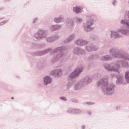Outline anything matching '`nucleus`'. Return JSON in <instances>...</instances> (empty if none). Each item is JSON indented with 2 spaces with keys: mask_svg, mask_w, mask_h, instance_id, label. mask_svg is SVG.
Masks as SVG:
<instances>
[{
  "mask_svg": "<svg viewBox=\"0 0 129 129\" xmlns=\"http://www.w3.org/2000/svg\"><path fill=\"white\" fill-rule=\"evenodd\" d=\"M57 75H58V76H61V75H62V72L59 71V72L57 73Z\"/></svg>",
  "mask_w": 129,
  "mask_h": 129,
  "instance_id": "9d476101",
  "label": "nucleus"
},
{
  "mask_svg": "<svg viewBox=\"0 0 129 129\" xmlns=\"http://www.w3.org/2000/svg\"><path fill=\"white\" fill-rule=\"evenodd\" d=\"M55 27H57V26H55Z\"/></svg>",
  "mask_w": 129,
  "mask_h": 129,
  "instance_id": "5701e85b",
  "label": "nucleus"
},
{
  "mask_svg": "<svg viewBox=\"0 0 129 129\" xmlns=\"http://www.w3.org/2000/svg\"><path fill=\"white\" fill-rule=\"evenodd\" d=\"M89 80H90V81H91V79H89Z\"/></svg>",
  "mask_w": 129,
  "mask_h": 129,
  "instance_id": "412c9836",
  "label": "nucleus"
},
{
  "mask_svg": "<svg viewBox=\"0 0 129 129\" xmlns=\"http://www.w3.org/2000/svg\"><path fill=\"white\" fill-rule=\"evenodd\" d=\"M52 79L49 77L46 76L44 78V84H48V83H51Z\"/></svg>",
  "mask_w": 129,
  "mask_h": 129,
  "instance_id": "f257e3e1",
  "label": "nucleus"
},
{
  "mask_svg": "<svg viewBox=\"0 0 129 129\" xmlns=\"http://www.w3.org/2000/svg\"><path fill=\"white\" fill-rule=\"evenodd\" d=\"M116 35H117V33H116V32H115L114 35H115V36H116Z\"/></svg>",
  "mask_w": 129,
  "mask_h": 129,
  "instance_id": "2eb2a0df",
  "label": "nucleus"
},
{
  "mask_svg": "<svg viewBox=\"0 0 129 129\" xmlns=\"http://www.w3.org/2000/svg\"><path fill=\"white\" fill-rule=\"evenodd\" d=\"M87 32H89V30L88 29H87Z\"/></svg>",
  "mask_w": 129,
  "mask_h": 129,
  "instance_id": "a211bd4d",
  "label": "nucleus"
},
{
  "mask_svg": "<svg viewBox=\"0 0 129 129\" xmlns=\"http://www.w3.org/2000/svg\"><path fill=\"white\" fill-rule=\"evenodd\" d=\"M79 41H78L77 45H82V46L83 45H86V44H87V42L86 41H83V43H82L81 44H79Z\"/></svg>",
  "mask_w": 129,
  "mask_h": 129,
  "instance_id": "0eeeda50",
  "label": "nucleus"
},
{
  "mask_svg": "<svg viewBox=\"0 0 129 129\" xmlns=\"http://www.w3.org/2000/svg\"><path fill=\"white\" fill-rule=\"evenodd\" d=\"M81 71H75L73 73H72L71 74V77L73 78V77H75V76H77L78 74H79V72H81Z\"/></svg>",
  "mask_w": 129,
  "mask_h": 129,
  "instance_id": "20e7f679",
  "label": "nucleus"
},
{
  "mask_svg": "<svg viewBox=\"0 0 129 129\" xmlns=\"http://www.w3.org/2000/svg\"><path fill=\"white\" fill-rule=\"evenodd\" d=\"M54 72H58V71L55 70V71H54Z\"/></svg>",
  "mask_w": 129,
  "mask_h": 129,
  "instance_id": "f3484780",
  "label": "nucleus"
},
{
  "mask_svg": "<svg viewBox=\"0 0 129 129\" xmlns=\"http://www.w3.org/2000/svg\"><path fill=\"white\" fill-rule=\"evenodd\" d=\"M115 39H116V36H115Z\"/></svg>",
  "mask_w": 129,
  "mask_h": 129,
  "instance_id": "aec40b11",
  "label": "nucleus"
},
{
  "mask_svg": "<svg viewBox=\"0 0 129 129\" xmlns=\"http://www.w3.org/2000/svg\"><path fill=\"white\" fill-rule=\"evenodd\" d=\"M112 70L113 71H117V72H118V70L117 69H112Z\"/></svg>",
  "mask_w": 129,
  "mask_h": 129,
  "instance_id": "9b49d317",
  "label": "nucleus"
},
{
  "mask_svg": "<svg viewBox=\"0 0 129 129\" xmlns=\"http://www.w3.org/2000/svg\"><path fill=\"white\" fill-rule=\"evenodd\" d=\"M41 36H42V35L40 34L39 37H41Z\"/></svg>",
  "mask_w": 129,
  "mask_h": 129,
  "instance_id": "6ab92c4d",
  "label": "nucleus"
},
{
  "mask_svg": "<svg viewBox=\"0 0 129 129\" xmlns=\"http://www.w3.org/2000/svg\"><path fill=\"white\" fill-rule=\"evenodd\" d=\"M104 85L105 87H107V80L106 79L105 81H103V80H101V82L99 83V85Z\"/></svg>",
  "mask_w": 129,
  "mask_h": 129,
  "instance_id": "7ed1b4c3",
  "label": "nucleus"
},
{
  "mask_svg": "<svg viewBox=\"0 0 129 129\" xmlns=\"http://www.w3.org/2000/svg\"><path fill=\"white\" fill-rule=\"evenodd\" d=\"M125 77L126 81H127V82H129V72L126 73Z\"/></svg>",
  "mask_w": 129,
  "mask_h": 129,
  "instance_id": "39448f33",
  "label": "nucleus"
},
{
  "mask_svg": "<svg viewBox=\"0 0 129 129\" xmlns=\"http://www.w3.org/2000/svg\"><path fill=\"white\" fill-rule=\"evenodd\" d=\"M12 99H14V98H13V97H12Z\"/></svg>",
  "mask_w": 129,
  "mask_h": 129,
  "instance_id": "4be33fe9",
  "label": "nucleus"
},
{
  "mask_svg": "<svg viewBox=\"0 0 129 129\" xmlns=\"http://www.w3.org/2000/svg\"><path fill=\"white\" fill-rule=\"evenodd\" d=\"M128 31H125V35H128L127 33H128Z\"/></svg>",
  "mask_w": 129,
  "mask_h": 129,
  "instance_id": "4468645a",
  "label": "nucleus"
},
{
  "mask_svg": "<svg viewBox=\"0 0 129 129\" xmlns=\"http://www.w3.org/2000/svg\"><path fill=\"white\" fill-rule=\"evenodd\" d=\"M121 24H126L128 26V27H129V23H126L124 20H122L121 22Z\"/></svg>",
  "mask_w": 129,
  "mask_h": 129,
  "instance_id": "6e6552de",
  "label": "nucleus"
},
{
  "mask_svg": "<svg viewBox=\"0 0 129 129\" xmlns=\"http://www.w3.org/2000/svg\"><path fill=\"white\" fill-rule=\"evenodd\" d=\"M91 25H92V21H90L89 22H88V29H90L89 27H90V26H91Z\"/></svg>",
  "mask_w": 129,
  "mask_h": 129,
  "instance_id": "423d86ee",
  "label": "nucleus"
},
{
  "mask_svg": "<svg viewBox=\"0 0 129 129\" xmlns=\"http://www.w3.org/2000/svg\"><path fill=\"white\" fill-rule=\"evenodd\" d=\"M81 10H82V9L78 7H76L73 9V11L76 14H79V13L81 12Z\"/></svg>",
  "mask_w": 129,
  "mask_h": 129,
  "instance_id": "f03ea898",
  "label": "nucleus"
},
{
  "mask_svg": "<svg viewBox=\"0 0 129 129\" xmlns=\"http://www.w3.org/2000/svg\"><path fill=\"white\" fill-rule=\"evenodd\" d=\"M61 99H62V100H66V98L65 97H61Z\"/></svg>",
  "mask_w": 129,
  "mask_h": 129,
  "instance_id": "f8f14e48",
  "label": "nucleus"
},
{
  "mask_svg": "<svg viewBox=\"0 0 129 129\" xmlns=\"http://www.w3.org/2000/svg\"><path fill=\"white\" fill-rule=\"evenodd\" d=\"M54 21H55V22H56L57 23H59V22L57 21H58V19L57 18H55L54 19Z\"/></svg>",
  "mask_w": 129,
  "mask_h": 129,
  "instance_id": "ddd939ff",
  "label": "nucleus"
},
{
  "mask_svg": "<svg viewBox=\"0 0 129 129\" xmlns=\"http://www.w3.org/2000/svg\"><path fill=\"white\" fill-rule=\"evenodd\" d=\"M37 40H40V38L39 37H37Z\"/></svg>",
  "mask_w": 129,
  "mask_h": 129,
  "instance_id": "dca6fc26",
  "label": "nucleus"
},
{
  "mask_svg": "<svg viewBox=\"0 0 129 129\" xmlns=\"http://www.w3.org/2000/svg\"><path fill=\"white\" fill-rule=\"evenodd\" d=\"M113 89V87H109V88H107V91H110L111 90H112V89Z\"/></svg>",
  "mask_w": 129,
  "mask_h": 129,
  "instance_id": "1a4fd4ad",
  "label": "nucleus"
}]
</instances>
